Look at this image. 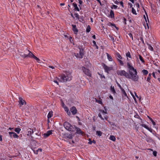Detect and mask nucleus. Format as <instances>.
Here are the masks:
<instances>
[{
	"instance_id": "obj_1",
	"label": "nucleus",
	"mask_w": 160,
	"mask_h": 160,
	"mask_svg": "<svg viewBox=\"0 0 160 160\" xmlns=\"http://www.w3.org/2000/svg\"><path fill=\"white\" fill-rule=\"evenodd\" d=\"M127 67L129 69V78L128 79H131L134 82H137L138 80L139 77L138 75L137 70L131 65L130 62L127 63Z\"/></svg>"
},
{
	"instance_id": "obj_2",
	"label": "nucleus",
	"mask_w": 160,
	"mask_h": 160,
	"mask_svg": "<svg viewBox=\"0 0 160 160\" xmlns=\"http://www.w3.org/2000/svg\"><path fill=\"white\" fill-rule=\"evenodd\" d=\"M59 79L60 81L64 82L67 81H70L72 79V76L70 73L69 72L65 74H61L59 77Z\"/></svg>"
},
{
	"instance_id": "obj_3",
	"label": "nucleus",
	"mask_w": 160,
	"mask_h": 160,
	"mask_svg": "<svg viewBox=\"0 0 160 160\" xmlns=\"http://www.w3.org/2000/svg\"><path fill=\"white\" fill-rule=\"evenodd\" d=\"M117 74L121 76H124L128 78H129V74L124 70H118L117 71Z\"/></svg>"
},
{
	"instance_id": "obj_4",
	"label": "nucleus",
	"mask_w": 160,
	"mask_h": 160,
	"mask_svg": "<svg viewBox=\"0 0 160 160\" xmlns=\"http://www.w3.org/2000/svg\"><path fill=\"white\" fill-rule=\"evenodd\" d=\"M64 126L67 130L71 131H73V127L69 123L67 122H65L64 123Z\"/></svg>"
},
{
	"instance_id": "obj_5",
	"label": "nucleus",
	"mask_w": 160,
	"mask_h": 160,
	"mask_svg": "<svg viewBox=\"0 0 160 160\" xmlns=\"http://www.w3.org/2000/svg\"><path fill=\"white\" fill-rule=\"evenodd\" d=\"M82 70L84 73L87 76L91 77L92 76L90 71L88 69L84 67H82Z\"/></svg>"
},
{
	"instance_id": "obj_6",
	"label": "nucleus",
	"mask_w": 160,
	"mask_h": 160,
	"mask_svg": "<svg viewBox=\"0 0 160 160\" xmlns=\"http://www.w3.org/2000/svg\"><path fill=\"white\" fill-rule=\"evenodd\" d=\"M103 68L105 70V72L108 73L109 71L112 70L113 68L112 67H109L105 64H104L103 66Z\"/></svg>"
},
{
	"instance_id": "obj_7",
	"label": "nucleus",
	"mask_w": 160,
	"mask_h": 160,
	"mask_svg": "<svg viewBox=\"0 0 160 160\" xmlns=\"http://www.w3.org/2000/svg\"><path fill=\"white\" fill-rule=\"evenodd\" d=\"M9 136L11 138L13 137L14 138H18V136L15 132H8Z\"/></svg>"
},
{
	"instance_id": "obj_8",
	"label": "nucleus",
	"mask_w": 160,
	"mask_h": 160,
	"mask_svg": "<svg viewBox=\"0 0 160 160\" xmlns=\"http://www.w3.org/2000/svg\"><path fill=\"white\" fill-rule=\"evenodd\" d=\"M63 138H65L72 139V135L71 134L69 133H65L63 135Z\"/></svg>"
},
{
	"instance_id": "obj_9",
	"label": "nucleus",
	"mask_w": 160,
	"mask_h": 160,
	"mask_svg": "<svg viewBox=\"0 0 160 160\" xmlns=\"http://www.w3.org/2000/svg\"><path fill=\"white\" fill-rule=\"evenodd\" d=\"M72 30L73 31L75 34H77L78 30V29L76 28V25L72 24Z\"/></svg>"
},
{
	"instance_id": "obj_10",
	"label": "nucleus",
	"mask_w": 160,
	"mask_h": 160,
	"mask_svg": "<svg viewBox=\"0 0 160 160\" xmlns=\"http://www.w3.org/2000/svg\"><path fill=\"white\" fill-rule=\"evenodd\" d=\"M70 111L73 115H75L77 112V110L75 107H72L70 109Z\"/></svg>"
},
{
	"instance_id": "obj_11",
	"label": "nucleus",
	"mask_w": 160,
	"mask_h": 160,
	"mask_svg": "<svg viewBox=\"0 0 160 160\" xmlns=\"http://www.w3.org/2000/svg\"><path fill=\"white\" fill-rule=\"evenodd\" d=\"M28 133L27 135L30 136L33 133V129L31 128H28L27 129Z\"/></svg>"
},
{
	"instance_id": "obj_12",
	"label": "nucleus",
	"mask_w": 160,
	"mask_h": 160,
	"mask_svg": "<svg viewBox=\"0 0 160 160\" xmlns=\"http://www.w3.org/2000/svg\"><path fill=\"white\" fill-rule=\"evenodd\" d=\"M75 128L77 131L76 132L77 134H82L83 132L82 131L80 128L76 127H75Z\"/></svg>"
},
{
	"instance_id": "obj_13",
	"label": "nucleus",
	"mask_w": 160,
	"mask_h": 160,
	"mask_svg": "<svg viewBox=\"0 0 160 160\" xmlns=\"http://www.w3.org/2000/svg\"><path fill=\"white\" fill-rule=\"evenodd\" d=\"M115 55L117 59V60H119V59H122V58L119 53L118 52H116Z\"/></svg>"
},
{
	"instance_id": "obj_14",
	"label": "nucleus",
	"mask_w": 160,
	"mask_h": 160,
	"mask_svg": "<svg viewBox=\"0 0 160 160\" xmlns=\"http://www.w3.org/2000/svg\"><path fill=\"white\" fill-rule=\"evenodd\" d=\"M52 133V131L49 130L46 133H44L43 134L44 137L45 138L48 137Z\"/></svg>"
},
{
	"instance_id": "obj_15",
	"label": "nucleus",
	"mask_w": 160,
	"mask_h": 160,
	"mask_svg": "<svg viewBox=\"0 0 160 160\" xmlns=\"http://www.w3.org/2000/svg\"><path fill=\"white\" fill-rule=\"evenodd\" d=\"M122 94L123 97H125L124 99H127V98H128L126 93L123 89H122Z\"/></svg>"
},
{
	"instance_id": "obj_16",
	"label": "nucleus",
	"mask_w": 160,
	"mask_h": 160,
	"mask_svg": "<svg viewBox=\"0 0 160 160\" xmlns=\"http://www.w3.org/2000/svg\"><path fill=\"white\" fill-rule=\"evenodd\" d=\"M79 48V55L81 57V58H83L84 55L83 49L80 48Z\"/></svg>"
},
{
	"instance_id": "obj_17",
	"label": "nucleus",
	"mask_w": 160,
	"mask_h": 160,
	"mask_svg": "<svg viewBox=\"0 0 160 160\" xmlns=\"http://www.w3.org/2000/svg\"><path fill=\"white\" fill-rule=\"evenodd\" d=\"M142 127H144L146 129L148 130V131H150V132H152V129L151 128H150L149 127H148V126H147L146 125L144 124H141L140 125Z\"/></svg>"
},
{
	"instance_id": "obj_18",
	"label": "nucleus",
	"mask_w": 160,
	"mask_h": 160,
	"mask_svg": "<svg viewBox=\"0 0 160 160\" xmlns=\"http://www.w3.org/2000/svg\"><path fill=\"white\" fill-rule=\"evenodd\" d=\"M108 17H109L111 18H114V12L112 10H111L110 12V14Z\"/></svg>"
},
{
	"instance_id": "obj_19",
	"label": "nucleus",
	"mask_w": 160,
	"mask_h": 160,
	"mask_svg": "<svg viewBox=\"0 0 160 160\" xmlns=\"http://www.w3.org/2000/svg\"><path fill=\"white\" fill-rule=\"evenodd\" d=\"M72 5L73 7L74 8V9L76 11H79L80 10L78 8L77 6V5L76 3H73L72 4Z\"/></svg>"
},
{
	"instance_id": "obj_20",
	"label": "nucleus",
	"mask_w": 160,
	"mask_h": 160,
	"mask_svg": "<svg viewBox=\"0 0 160 160\" xmlns=\"http://www.w3.org/2000/svg\"><path fill=\"white\" fill-rule=\"evenodd\" d=\"M107 56L108 59L110 61H113V59L111 57L108 53H107Z\"/></svg>"
},
{
	"instance_id": "obj_21",
	"label": "nucleus",
	"mask_w": 160,
	"mask_h": 160,
	"mask_svg": "<svg viewBox=\"0 0 160 160\" xmlns=\"http://www.w3.org/2000/svg\"><path fill=\"white\" fill-rule=\"evenodd\" d=\"M151 73H149L148 75V76L147 79V81L148 82L150 83L151 82Z\"/></svg>"
},
{
	"instance_id": "obj_22",
	"label": "nucleus",
	"mask_w": 160,
	"mask_h": 160,
	"mask_svg": "<svg viewBox=\"0 0 160 160\" xmlns=\"http://www.w3.org/2000/svg\"><path fill=\"white\" fill-rule=\"evenodd\" d=\"M19 105L20 107H21V106L24 104H26V102H25V101H19Z\"/></svg>"
},
{
	"instance_id": "obj_23",
	"label": "nucleus",
	"mask_w": 160,
	"mask_h": 160,
	"mask_svg": "<svg viewBox=\"0 0 160 160\" xmlns=\"http://www.w3.org/2000/svg\"><path fill=\"white\" fill-rule=\"evenodd\" d=\"M28 51L29 52V53L28 54V57H29L31 58H33L34 56V55L33 54V53L29 51L28 50Z\"/></svg>"
},
{
	"instance_id": "obj_24",
	"label": "nucleus",
	"mask_w": 160,
	"mask_h": 160,
	"mask_svg": "<svg viewBox=\"0 0 160 160\" xmlns=\"http://www.w3.org/2000/svg\"><path fill=\"white\" fill-rule=\"evenodd\" d=\"M138 56L139 57V58L140 60L142 62V63L144 64L145 63V61L143 59V58L142 57V56L140 55L139 54Z\"/></svg>"
},
{
	"instance_id": "obj_25",
	"label": "nucleus",
	"mask_w": 160,
	"mask_h": 160,
	"mask_svg": "<svg viewBox=\"0 0 160 160\" xmlns=\"http://www.w3.org/2000/svg\"><path fill=\"white\" fill-rule=\"evenodd\" d=\"M52 115H53L52 111H50L49 112V113L48 115V116H47L48 118H51L52 116Z\"/></svg>"
},
{
	"instance_id": "obj_26",
	"label": "nucleus",
	"mask_w": 160,
	"mask_h": 160,
	"mask_svg": "<svg viewBox=\"0 0 160 160\" xmlns=\"http://www.w3.org/2000/svg\"><path fill=\"white\" fill-rule=\"evenodd\" d=\"M126 56L128 59V58H132V57L130 53L129 52H128L126 53Z\"/></svg>"
},
{
	"instance_id": "obj_27",
	"label": "nucleus",
	"mask_w": 160,
	"mask_h": 160,
	"mask_svg": "<svg viewBox=\"0 0 160 160\" xmlns=\"http://www.w3.org/2000/svg\"><path fill=\"white\" fill-rule=\"evenodd\" d=\"M142 72L143 74L145 75H147L148 73V71L146 69H143L142 70Z\"/></svg>"
},
{
	"instance_id": "obj_28",
	"label": "nucleus",
	"mask_w": 160,
	"mask_h": 160,
	"mask_svg": "<svg viewBox=\"0 0 160 160\" xmlns=\"http://www.w3.org/2000/svg\"><path fill=\"white\" fill-rule=\"evenodd\" d=\"M21 130V129L19 128H16L14 129V131L18 134H19L20 133Z\"/></svg>"
},
{
	"instance_id": "obj_29",
	"label": "nucleus",
	"mask_w": 160,
	"mask_h": 160,
	"mask_svg": "<svg viewBox=\"0 0 160 160\" xmlns=\"http://www.w3.org/2000/svg\"><path fill=\"white\" fill-rule=\"evenodd\" d=\"M104 109H105V111L103 110H100L101 112L103 115H104L105 114H106L107 113V110H106V107H104Z\"/></svg>"
},
{
	"instance_id": "obj_30",
	"label": "nucleus",
	"mask_w": 160,
	"mask_h": 160,
	"mask_svg": "<svg viewBox=\"0 0 160 160\" xmlns=\"http://www.w3.org/2000/svg\"><path fill=\"white\" fill-rule=\"evenodd\" d=\"M109 139L110 140H111L113 141H115L116 140L115 137L114 136L112 135L110 136Z\"/></svg>"
},
{
	"instance_id": "obj_31",
	"label": "nucleus",
	"mask_w": 160,
	"mask_h": 160,
	"mask_svg": "<svg viewBox=\"0 0 160 160\" xmlns=\"http://www.w3.org/2000/svg\"><path fill=\"white\" fill-rule=\"evenodd\" d=\"M102 134V132L100 131H96V134L99 136H101Z\"/></svg>"
},
{
	"instance_id": "obj_32",
	"label": "nucleus",
	"mask_w": 160,
	"mask_h": 160,
	"mask_svg": "<svg viewBox=\"0 0 160 160\" xmlns=\"http://www.w3.org/2000/svg\"><path fill=\"white\" fill-rule=\"evenodd\" d=\"M91 30V28L89 25H88L86 30L87 32H89Z\"/></svg>"
},
{
	"instance_id": "obj_33",
	"label": "nucleus",
	"mask_w": 160,
	"mask_h": 160,
	"mask_svg": "<svg viewBox=\"0 0 160 160\" xmlns=\"http://www.w3.org/2000/svg\"><path fill=\"white\" fill-rule=\"evenodd\" d=\"M74 55L77 58H81V57L80 55H79V53H75Z\"/></svg>"
},
{
	"instance_id": "obj_34",
	"label": "nucleus",
	"mask_w": 160,
	"mask_h": 160,
	"mask_svg": "<svg viewBox=\"0 0 160 160\" xmlns=\"http://www.w3.org/2000/svg\"><path fill=\"white\" fill-rule=\"evenodd\" d=\"M89 142H88V144H92V143L95 144L96 142V141L94 140H93L92 141H91L90 139H89Z\"/></svg>"
},
{
	"instance_id": "obj_35",
	"label": "nucleus",
	"mask_w": 160,
	"mask_h": 160,
	"mask_svg": "<svg viewBox=\"0 0 160 160\" xmlns=\"http://www.w3.org/2000/svg\"><path fill=\"white\" fill-rule=\"evenodd\" d=\"M148 49L151 51H153V48L149 44H148Z\"/></svg>"
},
{
	"instance_id": "obj_36",
	"label": "nucleus",
	"mask_w": 160,
	"mask_h": 160,
	"mask_svg": "<svg viewBox=\"0 0 160 160\" xmlns=\"http://www.w3.org/2000/svg\"><path fill=\"white\" fill-rule=\"evenodd\" d=\"M121 59H120L118 60V62L119 63V64L121 66H123L124 65V63L122 61Z\"/></svg>"
},
{
	"instance_id": "obj_37",
	"label": "nucleus",
	"mask_w": 160,
	"mask_h": 160,
	"mask_svg": "<svg viewBox=\"0 0 160 160\" xmlns=\"http://www.w3.org/2000/svg\"><path fill=\"white\" fill-rule=\"evenodd\" d=\"M108 36L110 38L111 40H112L113 41V42H114L115 41L114 38L110 34H109Z\"/></svg>"
},
{
	"instance_id": "obj_38",
	"label": "nucleus",
	"mask_w": 160,
	"mask_h": 160,
	"mask_svg": "<svg viewBox=\"0 0 160 160\" xmlns=\"http://www.w3.org/2000/svg\"><path fill=\"white\" fill-rule=\"evenodd\" d=\"M117 8H118V6L116 5H114V4H113L112 5V6L111 7V9H117Z\"/></svg>"
},
{
	"instance_id": "obj_39",
	"label": "nucleus",
	"mask_w": 160,
	"mask_h": 160,
	"mask_svg": "<svg viewBox=\"0 0 160 160\" xmlns=\"http://www.w3.org/2000/svg\"><path fill=\"white\" fill-rule=\"evenodd\" d=\"M132 12L135 15H137V13L136 12V10L134 8H132Z\"/></svg>"
},
{
	"instance_id": "obj_40",
	"label": "nucleus",
	"mask_w": 160,
	"mask_h": 160,
	"mask_svg": "<svg viewBox=\"0 0 160 160\" xmlns=\"http://www.w3.org/2000/svg\"><path fill=\"white\" fill-rule=\"evenodd\" d=\"M143 17L145 20V21H146V25L147 26V29H148L149 28V25H148V23L147 22V20L146 19V17L144 15V16H143Z\"/></svg>"
},
{
	"instance_id": "obj_41",
	"label": "nucleus",
	"mask_w": 160,
	"mask_h": 160,
	"mask_svg": "<svg viewBox=\"0 0 160 160\" xmlns=\"http://www.w3.org/2000/svg\"><path fill=\"white\" fill-rule=\"evenodd\" d=\"M111 90L113 93H115L116 92L114 87H112V86H111Z\"/></svg>"
},
{
	"instance_id": "obj_42",
	"label": "nucleus",
	"mask_w": 160,
	"mask_h": 160,
	"mask_svg": "<svg viewBox=\"0 0 160 160\" xmlns=\"http://www.w3.org/2000/svg\"><path fill=\"white\" fill-rule=\"evenodd\" d=\"M149 119L152 122V124L153 125H156V123L153 120V119L152 118H151L150 117H149Z\"/></svg>"
},
{
	"instance_id": "obj_43",
	"label": "nucleus",
	"mask_w": 160,
	"mask_h": 160,
	"mask_svg": "<svg viewBox=\"0 0 160 160\" xmlns=\"http://www.w3.org/2000/svg\"><path fill=\"white\" fill-rule=\"evenodd\" d=\"M134 117L135 118H138L139 119H140L141 121V122H142V120L141 118H140V117L139 116V115L138 114H136L135 115Z\"/></svg>"
},
{
	"instance_id": "obj_44",
	"label": "nucleus",
	"mask_w": 160,
	"mask_h": 160,
	"mask_svg": "<svg viewBox=\"0 0 160 160\" xmlns=\"http://www.w3.org/2000/svg\"><path fill=\"white\" fill-rule=\"evenodd\" d=\"M109 24H110V25H108L109 26H111L114 27H115L117 29V27L116 26V25L115 24L112 23L111 22H109Z\"/></svg>"
},
{
	"instance_id": "obj_45",
	"label": "nucleus",
	"mask_w": 160,
	"mask_h": 160,
	"mask_svg": "<svg viewBox=\"0 0 160 160\" xmlns=\"http://www.w3.org/2000/svg\"><path fill=\"white\" fill-rule=\"evenodd\" d=\"M75 17L78 19H79V15L78 13H75L74 14Z\"/></svg>"
},
{
	"instance_id": "obj_46",
	"label": "nucleus",
	"mask_w": 160,
	"mask_h": 160,
	"mask_svg": "<svg viewBox=\"0 0 160 160\" xmlns=\"http://www.w3.org/2000/svg\"><path fill=\"white\" fill-rule=\"evenodd\" d=\"M128 35L129 36L132 38V40H133V37L132 34L131 33H128Z\"/></svg>"
},
{
	"instance_id": "obj_47",
	"label": "nucleus",
	"mask_w": 160,
	"mask_h": 160,
	"mask_svg": "<svg viewBox=\"0 0 160 160\" xmlns=\"http://www.w3.org/2000/svg\"><path fill=\"white\" fill-rule=\"evenodd\" d=\"M79 21L81 22H83L84 21V20L82 17H80L78 19Z\"/></svg>"
},
{
	"instance_id": "obj_48",
	"label": "nucleus",
	"mask_w": 160,
	"mask_h": 160,
	"mask_svg": "<svg viewBox=\"0 0 160 160\" xmlns=\"http://www.w3.org/2000/svg\"><path fill=\"white\" fill-rule=\"evenodd\" d=\"M63 108H64L65 110L67 112L69 110L68 108L66 106H65Z\"/></svg>"
},
{
	"instance_id": "obj_49",
	"label": "nucleus",
	"mask_w": 160,
	"mask_h": 160,
	"mask_svg": "<svg viewBox=\"0 0 160 160\" xmlns=\"http://www.w3.org/2000/svg\"><path fill=\"white\" fill-rule=\"evenodd\" d=\"M33 58H34L35 60H36L37 61H40V59L39 58L37 57L36 56H35L34 55V56Z\"/></svg>"
},
{
	"instance_id": "obj_50",
	"label": "nucleus",
	"mask_w": 160,
	"mask_h": 160,
	"mask_svg": "<svg viewBox=\"0 0 160 160\" xmlns=\"http://www.w3.org/2000/svg\"><path fill=\"white\" fill-rule=\"evenodd\" d=\"M21 56L22 58H25L28 57V54H23L21 55Z\"/></svg>"
},
{
	"instance_id": "obj_51",
	"label": "nucleus",
	"mask_w": 160,
	"mask_h": 160,
	"mask_svg": "<svg viewBox=\"0 0 160 160\" xmlns=\"http://www.w3.org/2000/svg\"><path fill=\"white\" fill-rule=\"evenodd\" d=\"M99 75L100 76V78H105V77L102 74H100V73H99Z\"/></svg>"
},
{
	"instance_id": "obj_52",
	"label": "nucleus",
	"mask_w": 160,
	"mask_h": 160,
	"mask_svg": "<svg viewBox=\"0 0 160 160\" xmlns=\"http://www.w3.org/2000/svg\"><path fill=\"white\" fill-rule=\"evenodd\" d=\"M96 102L99 104H102V101H96Z\"/></svg>"
},
{
	"instance_id": "obj_53",
	"label": "nucleus",
	"mask_w": 160,
	"mask_h": 160,
	"mask_svg": "<svg viewBox=\"0 0 160 160\" xmlns=\"http://www.w3.org/2000/svg\"><path fill=\"white\" fill-rule=\"evenodd\" d=\"M140 40L142 42V43L143 44H145V43H144V40H143V38L142 37H140Z\"/></svg>"
},
{
	"instance_id": "obj_54",
	"label": "nucleus",
	"mask_w": 160,
	"mask_h": 160,
	"mask_svg": "<svg viewBox=\"0 0 160 160\" xmlns=\"http://www.w3.org/2000/svg\"><path fill=\"white\" fill-rule=\"evenodd\" d=\"M119 3H120V5L122 6V8H124L123 3L122 1H121L119 2Z\"/></svg>"
},
{
	"instance_id": "obj_55",
	"label": "nucleus",
	"mask_w": 160,
	"mask_h": 160,
	"mask_svg": "<svg viewBox=\"0 0 160 160\" xmlns=\"http://www.w3.org/2000/svg\"><path fill=\"white\" fill-rule=\"evenodd\" d=\"M157 152L156 151H154L153 152V155L156 157L157 156Z\"/></svg>"
},
{
	"instance_id": "obj_56",
	"label": "nucleus",
	"mask_w": 160,
	"mask_h": 160,
	"mask_svg": "<svg viewBox=\"0 0 160 160\" xmlns=\"http://www.w3.org/2000/svg\"><path fill=\"white\" fill-rule=\"evenodd\" d=\"M99 117H100L102 120H104V118L102 116V115L101 113H99L98 115Z\"/></svg>"
},
{
	"instance_id": "obj_57",
	"label": "nucleus",
	"mask_w": 160,
	"mask_h": 160,
	"mask_svg": "<svg viewBox=\"0 0 160 160\" xmlns=\"http://www.w3.org/2000/svg\"><path fill=\"white\" fill-rule=\"evenodd\" d=\"M123 20H124V21L123 22V23L125 24H126V21H127L126 19L124 18H123Z\"/></svg>"
},
{
	"instance_id": "obj_58",
	"label": "nucleus",
	"mask_w": 160,
	"mask_h": 160,
	"mask_svg": "<svg viewBox=\"0 0 160 160\" xmlns=\"http://www.w3.org/2000/svg\"><path fill=\"white\" fill-rule=\"evenodd\" d=\"M80 4L81 5L82 3V1L81 0H78Z\"/></svg>"
},
{
	"instance_id": "obj_59",
	"label": "nucleus",
	"mask_w": 160,
	"mask_h": 160,
	"mask_svg": "<svg viewBox=\"0 0 160 160\" xmlns=\"http://www.w3.org/2000/svg\"><path fill=\"white\" fill-rule=\"evenodd\" d=\"M157 1L158 2H157V6L159 7L160 6V2H159L158 0Z\"/></svg>"
},
{
	"instance_id": "obj_60",
	"label": "nucleus",
	"mask_w": 160,
	"mask_h": 160,
	"mask_svg": "<svg viewBox=\"0 0 160 160\" xmlns=\"http://www.w3.org/2000/svg\"><path fill=\"white\" fill-rule=\"evenodd\" d=\"M152 76H153V77L155 78H156V76H155V73H154V72H153L152 73Z\"/></svg>"
},
{
	"instance_id": "obj_61",
	"label": "nucleus",
	"mask_w": 160,
	"mask_h": 160,
	"mask_svg": "<svg viewBox=\"0 0 160 160\" xmlns=\"http://www.w3.org/2000/svg\"><path fill=\"white\" fill-rule=\"evenodd\" d=\"M62 107L64 108V106H66L65 105V104H64V102H63L62 101Z\"/></svg>"
},
{
	"instance_id": "obj_62",
	"label": "nucleus",
	"mask_w": 160,
	"mask_h": 160,
	"mask_svg": "<svg viewBox=\"0 0 160 160\" xmlns=\"http://www.w3.org/2000/svg\"><path fill=\"white\" fill-rule=\"evenodd\" d=\"M92 43L93 44V46H94L95 45H96V42L95 41H94V40L93 41H92Z\"/></svg>"
},
{
	"instance_id": "obj_63",
	"label": "nucleus",
	"mask_w": 160,
	"mask_h": 160,
	"mask_svg": "<svg viewBox=\"0 0 160 160\" xmlns=\"http://www.w3.org/2000/svg\"><path fill=\"white\" fill-rule=\"evenodd\" d=\"M114 3L116 4H118L119 3V2L117 0L114 2Z\"/></svg>"
},
{
	"instance_id": "obj_64",
	"label": "nucleus",
	"mask_w": 160,
	"mask_h": 160,
	"mask_svg": "<svg viewBox=\"0 0 160 160\" xmlns=\"http://www.w3.org/2000/svg\"><path fill=\"white\" fill-rule=\"evenodd\" d=\"M67 112V114L68 115H70L71 114V112H70V111L69 110Z\"/></svg>"
}]
</instances>
